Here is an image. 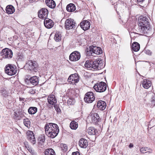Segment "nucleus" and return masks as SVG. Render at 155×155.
<instances>
[{"label":"nucleus","mask_w":155,"mask_h":155,"mask_svg":"<svg viewBox=\"0 0 155 155\" xmlns=\"http://www.w3.org/2000/svg\"><path fill=\"white\" fill-rule=\"evenodd\" d=\"M138 2L141 3L144 2V0H137Z\"/></svg>","instance_id":"nucleus-48"},{"label":"nucleus","mask_w":155,"mask_h":155,"mask_svg":"<svg viewBox=\"0 0 155 155\" xmlns=\"http://www.w3.org/2000/svg\"><path fill=\"white\" fill-rule=\"evenodd\" d=\"M129 147L130 148H132L133 147V145L132 143H130L129 146Z\"/></svg>","instance_id":"nucleus-49"},{"label":"nucleus","mask_w":155,"mask_h":155,"mask_svg":"<svg viewBox=\"0 0 155 155\" xmlns=\"http://www.w3.org/2000/svg\"><path fill=\"white\" fill-rule=\"evenodd\" d=\"M78 123L74 120L72 121L70 124V127L73 130H76L78 128Z\"/></svg>","instance_id":"nucleus-31"},{"label":"nucleus","mask_w":155,"mask_h":155,"mask_svg":"<svg viewBox=\"0 0 155 155\" xmlns=\"http://www.w3.org/2000/svg\"><path fill=\"white\" fill-rule=\"evenodd\" d=\"M48 102L49 104L53 105L57 102V100L55 95L53 94L50 95L47 99Z\"/></svg>","instance_id":"nucleus-17"},{"label":"nucleus","mask_w":155,"mask_h":155,"mask_svg":"<svg viewBox=\"0 0 155 155\" xmlns=\"http://www.w3.org/2000/svg\"><path fill=\"white\" fill-rule=\"evenodd\" d=\"M140 150L142 153H151L152 150L149 148L147 147H143L141 148Z\"/></svg>","instance_id":"nucleus-29"},{"label":"nucleus","mask_w":155,"mask_h":155,"mask_svg":"<svg viewBox=\"0 0 155 155\" xmlns=\"http://www.w3.org/2000/svg\"><path fill=\"white\" fill-rule=\"evenodd\" d=\"M146 54L148 55H150L151 54V52L150 50H148L147 51Z\"/></svg>","instance_id":"nucleus-44"},{"label":"nucleus","mask_w":155,"mask_h":155,"mask_svg":"<svg viewBox=\"0 0 155 155\" xmlns=\"http://www.w3.org/2000/svg\"><path fill=\"white\" fill-rule=\"evenodd\" d=\"M72 155H80V153L78 152H74L72 153Z\"/></svg>","instance_id":"nucleus-43"},{"label":"nucleus","mask_w":155,"mask_h":155,"mask_svg":"<svg viewBox=\"0 0 155 155\" xmlns=\"http://www.w3.org/2000/svg\"><path fill=\"white\" fill-rule=\"evenodd\" d=\"M89 134L91 135H95L97 132V130L93 127H90L88 130Z\"/></svg>","instance_id":"nucleus-30"},{"label":"nucleus","mask_w":155,"mask_h":155,"mask_svg":"<svg viewBox=\"0 0 155 155\" xmlns=\"http://www.w3.org/2000/svg\"><path fill=\"white\" fill-rule=\"evenodd\" d=\"M28 111L30 114H34L37 112V108L35 107H30L29 108Z\"/></svg>","instance_id":"nucleus-32"},{"label":"nucleus","mask_w":155,"mask_h":155,"mask_svg":"<svg viewBox=\"0 0 155 155\" xmlns=\"http://www.w3.org/2000/svg\"><path fill=\"white\" fill-rule=\"evenodd\" d=\"M87 119L89 120L91 123L97 124L99 121V117L97 114L94 113L88 116Z\"/></svg>","instance_id":"nucleus-8"},{"label":"nucleus","mask_w":155,"mask_h":155,"mask_svg":"<svg viewBox=\"0 0 155 155\" xmlns=\"http://www.w3.org/2000/svg\"><path fill=\"white\" fill-rule=\"evenodd\" d=\"M102 53V51L100 47L91 45L89 47V51L87 54L89 56H94V54H99Z\"/></svg>","instance_id":"nucleus-3"},{"label":"nucleus","mask_w":155,"mask_h":155,"mask_svg":"<svg viewBox=\"0 0 155 155\" xmlns=\"http://www.w3.org/2000/svg\"><path fill=\"white\" fill-rule=\"evenodd\" d=\"M54 108L56 110V111L57 112H60L61 111V110L59 106L57 105H55V104L54 105Z\"/></svg>","instance_id":"nucleus-40"},{"label":"nucleus","mask_w":155,"mask_h":155,"mask_svg":"<svg viewBox=\"0 0 155 155\" xmlns=\"http://www.w3.org/2000/svg\"><path fill=\"white\" fill-rule=\"evenodd\" d=\"M45 140V138L44 137L41 138L40 140V141L41 142L43 143L44 142Z\"/></svg>","instance_id":"nucleus-46"},{"label":"nucleus","mask_w":155,"mask_h":155,"mask_svg":"<svg viewBox=\"0 0 155 155\" xmlns=\"http://www.w3.org/2000/svg\"><path fill=\"white\" fill-rule=\"evenodd\" d=\"M131 47L132 50L137 52L140 49V45L137 42H135L133 44Z\"/></svg>","instance_id":"nucleus-27"},{"label":"nucleus","mask_w":155,"mask_h":155,"mask_svg":"<svg viewBox=\"0 0 155 155\" xmlns=\"http://www.w3.org/2000/svg\"><path fill=\"white\" fill-rule=\"evenodd\" d=\"M74 102V99L71 98H69V99L67 101V103L68 104L70 105L73 104Z\"/></svg>","instance_id":"nucleus-38"},{"label":"nucleus","mask_w":155,"mask_h":155,"mask_svg":"<svg viewBox=\"0 0 155 155\" xmlns=\"http://www.w3.org/2000/svg\"><path fill=\"white\" fill-rule=\"evenodd\" d=\"M35 93V91L33 89H31L29 91V93L31 94H34Z\"/></svg>","instance_id":"nucleus-41"},{"label":"nucleus","mask_w":155,"mask_h":155,"mask_svg":"<svg viewBox=\"0 0 155 155\" xmlns=\"http://www.w3.org/2000/svg\"><path fill=\"white\" fill-rule=\"evenodd\" d=\"M45 129L46 135L51 138L55 137L59 132V127L55 124L48 123L45 125Z\"/></svg>","instance_id":"nucleus-2"},{"label":"nucleus","mask_w":155,"mask_h":155,"mask_svg":"<svg viewBox=\"0 0 155 155\" xmlns=\"http://www.w3.org/2000/svg\"><path fill=\"white\" fill-rule=\"evenodd\" d=\"M95 98L93 92H88L85 94L84 100L85 102L86 103H91L94 100Z\"/></svg>","instance_id":"nucleus-7"},{"label":"nucleus","mask_w":155,"mask_h":155,"mask_svg":"<svg viewBox=\"0 0 155 155\" xmlns=\"http://www.w3.org/2000/svg\"><path fill=\"white\" fill-rule=\"evenodd\" d=\"M25 82L26 83H28V84L29 83H30L29 79H28V78H27V79L25 80Z\"/></svg>","instance_id":"nucleus-47"},{"label":"nucleus","mask_w":155,"mask_h":155,"mask_svg":"<svg viewBox=\"0 0 155 155\" xmlns=\"http://www.w3.org/2000/svg\"><path fill=\"white\" fill-rule=\"evenodd\" d=\"M95 61H87L84 64V66L86 68L88 69L94 70H95Z\"/></svg>","instance_id":"nucleus-15"},{"label":"nucleus","mask_w":155,"mask_h":155,"mask_svg":"<svg viewBox=\"0 0 155 155\" xmlns=\"http://www.w3.org/2000/svg\"><path fill=\"white\" fill-rule=\"evenodd\" d=\"M142 85L144 88L147 89L151 86V83L149 80L144 79Z\"/></svg>","instance_id":"nucleus-24"},{"label":"nucleus","mask_w":155,"mask_h":155,"mask_svg":"<svg viewBox=\"0 0 155 155\" xmlns=\"http://www.w3.org/2000/svg\"><path fill=\"white\" fill-rule=\"evenodd\" d=\"M61 35L59 32H57L55 34L54 38L56 41H58L61 39Z\"/></svg>","instance_id":"nucleus-34"},{"label":"nucleus","mask_w":155,"mask_h":155,"mask_svg":"<svg viewBox=\"0 0 155 155\" xmlns=\"http://www.w3.org/2000/svg\"><path fill=\"white\" fill-rule=\"evenodd\" d=\"M24 124L27 127H30L31 122L29 119L26 118L24 119Z\"/></svg>","instance_id":"nucleus-35"},{"label":"nucleus","mask_w":155,"mask_h":155,"mask_svg":"<svg viewBox=\"0 0 155 155\" xmlns=\"http://www.w3.org/2000/svg\"><path fill=\"white\" fill-rule=\"evenodd\" d=\"M48 13V11L46 8H43L38 12V17L40 18L45 19L47 17Z\"/></svg>","instance_id":"nucleus-11"},{"label":"nucleus","mask_w":155,"mask_h":155,"mask_svg":"<svg viewBox=\"0 0 155 155\" xmlns=\"http://www.w3.org/2000/svg\"><path fill=\"white\" fill-rule=\"evenodd\" d=\"M97 106L100 110H104L106 107V104L104 101H100L97 103Z\"/></svg>","instance_id":"nucleus-22"},{"label":"nucleus","mask_w":155,"mask_h":155,"mask_svg":"<svg viewBox=\"0 0 155 155\" xmlns=\"http://www.w3.org/2000/svg\"><path fill=\"white\" fill-rule=\"evenodd\" d=\"M44 25L46 28L49 29L53 26L54 23L51 19L46 18L44 21Z\"/></svg>","instance_id":"nucleus-16"},{"label":"nucleus","mask_w":155,"mask_h":155,"mask_svg":"<svg viewBox=\"0 0 155 155\" xmlns=\"http://www.w3.org/2000/svg\"><path fill=\"white\" fill-rule=\"evenodd\" d=\"M3 57L5 58H11L12 57L13 53L12 51L8 48L3 49L2 51Z\"/></svg>","instance_id":"nucleus-14"},{"label":"nucleus","mask_w":155,"mask_h":155,"mask_svg":"<svg viewBox=\"0 0 155 155\" xmlns=\"http://www.w3.org/2000/svg\"><path fill=\"white\" fill-rule=\"evenodd\" d=\"M60 146L61 150L64 152H65L67 150L68 147L66 144H61Z\"/></svg>","instance_id":"nucleus-37"},{"label":"nucleus","mask_w":155,"mask_h":155,"mask_svg":"<svg viewBox=\"0 0 155 155\" xmlns=\"http://www.w3.org/2000/svg\"><path fill=\"white\" fill-rule=\"evenodd\" d=\"M90 22L87 20L83 21L80 23L81 28L84 30L88 29L90 28Z\"/></svg>","instance_id":"nucleus-18"},{"label":"nucleus","mask_w":155,"mask_h":155,"mask_svg":"<svg viewBox=\"0 0 155 155\" xmlns=\"http://www.w3.org/2000/svg\"><path fill=\"white\" fill-rule=\"evenodd\" d=\"M81 57L80 54L77 51L72 53L69 56V59L71 61H76L80 59Z\"/></svg>","instance_id":"nucleus-13"},{"label":"nucleus","mask_w":155,"mask_h":155,"mask_svg":"<svg viewBox=\"0 0 155 155\" xmlns=\"http://www.w3.org/2000/svg\"><path fill=\"white\" fill-rule=\"evenodd\" d=\"M28 151L31 153L32 155H36V153L35 152L34 150L31 147L28 149Z\"/></svg>","instance_id":"nucleus-39"},{"label":"nucleus","mask_w":155,"mask_h":155,"mask_svg":"<svg viewBox=\"0 0 155 155\" xmlns=\"http://www.w3.org/2000/svg\"><path fill=\"white\" fill-rule=\"evenodd\" d=\"M17 68L16 67L10 64H7L5 68V72L7 74L12 76L15 74L17 73Z\"/></svg>","instance_id":"nucleus-5"},{"label":"nucleus","mask_w":155,"mask_h":155,"mask_svg":"<svg viewBox=\"0 0 155 155\" xmlns=\"http://www.w3.org/2000/svg\"><path fill=\"white\" fill-rule=\"evenodd\" d=\"M0 93L2 94V95L4 97H6L8 94L7 92L6 89L4 88H2L0 90Z\"/></svg>","instance_id":"nucleus-36"},{"label":"nucleus","mask_w":155,"mask_h":155,"mask_svg":"<svg viewBox=\"0 0 155 155\" xmlns=\"http://www.w3.org/2000/svg\"><path fill=\"white\" fill-rule=\"evenodd\" d=\"M24 143L25 147L27 149V150L30 147L29 146L27 142H25Z\"/></svg>","instance_id":"nucleus-42"},{"label":"nucleus","mask_w":155,"mask_h":155,"mask_svg":"<svg viewBox=\"0 0 155 155\" xmlns=\"http://www.w3.org/2000/svg\"><path fill=\"white\" fill-rule=\"evenodd\" d=\"M6 12L8 14H12L15 11V9L13 6L12 5H8L6 8Z\"/></svg>","instance_id":"nucleus-26"},{"label":"nucleus","mask_w":155,"mask_h":155,"mask_svg":"<svg viewBox=\"0 0 155 155\" xmlns=\"http://www.w3.org/2000/svg\"><path fill=\"white\" fill-rule=\"evenodd\" d=\"M148 21L147 17L140 16L138 19V26L137 28V31L143 34L148 33L150 31L149 22Z\"/></svg>","instance_id":"nucleus-1"},{"label":"nucleus","mask_w":155,"mask_h":155,"mask_svg":"<svg viewBox=\"0 0 155 155\" xmlns=\"http://www.w3.org/2000/svg\"><path fill=\"white\" fill-rule=\"evenodd\" d=\"M25 67L28 70L37 72L38 71V65L35 61H28L25 65Z\"/></svg>","instance_id":"nucleus-4"},{"label":"nucleus","mask_w":155,"mask_h":155,"mask_svg":"<svg viewBox=\"0 0 155 155\" xmlns=\"http://www.w3.org/2000/svg\"><path fill=\"white\" fill-rule=\"evenodd\" d=\"M95 70H99L104 67L105 64H104L101 60H100L99 59L95 61Z\"/></svg>","instance_id":"nucleus-19"},{"label":"nucleus","mask_w":155,"mask_h":155,"mask_svg":"<svg viewBox=\"0 0 155 155\" xmlns=\"http://www.w3.org/2000/svg\"><path fill=\"white\" fill-rule=\"evenodd\" d=\"M39 80L38 78L36 76H33L29 78L30 83L35 86L38 84Z\"/></svg>","instance_id":"nucleus-21"},{"label":"nucleus","mask_w":155,"mask_h":155,"mask_svg":"<svg viewBox=\"0 0 155 155\" xmlns=\"http://www.w3.org/2000/svg\"><path fill=\"white\" fill-rule=\"evenodd\" d=\"M26 134L28 140L32 144H35L36 143V140L33 132L28 130Z\"/></svg>","instance_id":"nucleus-12"},{"label":"nucleus","mask_w":155,"mask_h":155,"mask_svg":"<svg viewBox=\"0 0 155 155\" xmlns=\"http://www.w3.org/2000/svg\"><path fill=\"white\" fill-rule=\"evenodd\" d=\"M79 80V78L77 74H74L70 75L68 80V81L72 84L78 83Z\"/></svg>","instance_id":"nucleus-10"},{"label":"nucleus","mask_w":155,"mask_h":155,"mask_svg":"<svg viewBox=\"0 0 155 155\" xmlns=\"http://www.w3.org/2000/svg\"><path fill=\"white\" fill-rule=\"evenodd\" d=\"M75 22L71 18L67 19L65 22V27L67 30H70L73 28L75 26Z\"/></svg>","instance_id":"nucleus-9"},{"label":"nucleus","mask_w":155,"mask_h":155,"mask_svg":"<svg viewBox=\"0 0 155 155\" xmlns=\"http://www.w3.org/2000/svg\"><path fill=\"white\" fill-rule=\"evenodd\" d=\"M45 154V155H55V153L53 149L50 148L46 150Z\"/></svg>","instance_id":"nucleus-33"},{"label":"nucleus","mask_w":155,"mask_h":155,"mask_svg":"<svg viewBox=\"0 0 155 155\" xmlns=\"http://www.w3.org/2000/svg\"><path fill=\"white\" fill-rule=\"evenodd\" d=\"M19 101H22V103H23L25 101V98H23L19 97Z\"/></svg>","instance_id":"nucleus-45"},{"label":"nucleus","mask_w":155,"mask_h":155,"mask_svg":"<svg viewBox=\"0 0 155 155\" xmlns=\"http://www.w3.org/2000/svg\"><path fill=\"white\" fill-rule=\"evenodd\" d=\"M14 118L16 120H19L23 117V114L21 111H16L14 112Z\"/></svg>","instance_id":"nucleus-28"},{"label":"nucleus","mask_w":155,"mask_h":155,"mask_svg":"<svg viewBox=\"0 0 155 155\" xmlns=\"http://www.w3.org/2000/svg\"><path fill=\"white\" fill-rule=\"evenodd\" d=\"M79 146L81 148H85L87 147L88 145L87 140L84 138H81L79 142Z\"/></svg>","instance_id":"nucleus-20"},{"label":"nucleus","mask_w":155,"mask_h":155,"mask_svg":"<svg viewBox=\"0 0 155 155\" xmlns=\"http://www.w3.org/2000/svg\"><path fill=\"white\" fill-rule=\"evenodd\" d=\"M66 9L69 12H73L76 9L75 6L73 3H70L67 5Z\"/></svg>","instance_id":"nucleus-25"},{"label":"nucleus","mask_w":155,"mask_h":155,"mask_svg":"<svg viewBox=\"0 0 155 155\" xmlns=\"http://www.w3.org/2000/svg\"><path fill=\"white\" fill-rule=\"evenodd\" d=\"M45 3L47 5L51 8H54L55 7V2L53 0H46Z\"/></svg>","instance_id":"nucleus-23"},{"label":"nucleus","mask_w":155,"mask_h":155,"mask_svg":"<svg viewBox=\"0 0 155 155\" xmlns=\"http://www.w3.org/2000/svg\"><path fill=\"white\" fill-rule=\"evenodd\" d=\"M94 89L97 92H102L106 91L107 88L106 84L101 82L99 83H97L93 87Z\"/></svg>","instance_id":"nucleus-6"}]
</instances>
